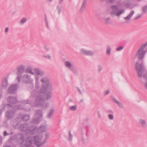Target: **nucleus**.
Listing matches in <instances>:
<instances>
[{
    "label": "nucleus",
    "mask_w": 147,
    "mask_h": 147,
    "mask_svg": "<svg viewBox=\"0 0 147 147\" xmlns=\"http://www.w3.org/2000/svg\"><path fill=\"white\" fill-rule=\"evenodd\" d=\"M82 54L87 55H91L93 54V53L90 51H86L84 50H82Z\"/></svg>",
    "instance_id": "5"
},
{
    "label": "nucleus",
    "mask_w": 147,
    "mask_h": 147,
    "mask_svg": "<svg viewBox=\"0 0 147 147\" xmlns=\"http://www.w3.org/2000/svg\"><path fill=\"white\" fill-rule=\"evenodd\" d=\"M49 1H52V0H48Z\"/></svg>",
    "instance_id": "22"
},
{
    "label": "nucleus",
    "mask_w": 147,
    "mask_h": 147,
    "mask_svg": "<svg viewBox=\"0 0 147 147\" xmlns=\"http://www.w3.org/2000/svg\"><path fill=\"white\" fill-rule=\"evenodd\" d=\"M6 147H10L8 146H6Z\"/></svg>",
    "instance_id": "24"
},
{
    "label": "nucleus",
    "mask_w": 147,
    "mask_h": 147,
    "mask_svg": "<svg viewBox=\"0 0 147 147\" xmlns=\"http://www.w3.org/2000/svg\"><path fill=\"white\" fill-rule=\"evenodd\" d=\"M110 21V19L109 18L105 19V22L106 24H108Z\"/></svg>",
    "instance_id": "12"
},
{
    "label": "nucleus",
    "mask_w": 147,
    "mask_h": 147,
    "mask_svg": "<svg viewBox=\"0 0 147 147\" xmlns=\"http://www.w3.org/2000/svg\"><path fill=\"white\" fill-rule=\"evenodd\" d=\"M111 49L109 47L107 48V50L106 53L108 55H109L110 54L111 52Z\"/></svg>",
    "instance_id": "11"
},
{
    "label": "nucleus",
    "mask_w": 147,
    "mask_h": 147,
    "mask_svg": "<svg viewBox=\"0 0 147 147\" xmlns=\"http://www.w3.org/2000/svg\"><path fill=\"white\" fill-rule=\"evenodd\" d=\"M77 107L76 106H72L70 107L69 109L72 111H75Z\"/></svg>",
    "instance_id": "9"
},
{
    "label": "nucleus",
    "mask_w": 147,
    "mask_h": 147,
    "mask_svg": "<svg viewBox=\"0 0 147 147\" xmlns=\"http://www.w3.org/2000/svg\"><path fill=\"white\" fill-rule=\"evenodd\" d=\"M27 21V18H23L20 21V23L22 24H24V23L26 22Z\"/></svg>",
    "instance_id": "8"
},
{
    "label": "nucleus",
    "mask_w": 147,
    "mask_h": 147,
    "mask_svg": "<svg viewBox=\"0 0 147 147\" xmlns=\"http://www.w3.org/2000/svg\"><path fill=\"white\" fill-rule=\"evenodd\" d=\"M48 57V58H50V57H49V56Z\"/></svg>",
    "instance_id": "23"
},
{
    "label": "nucleus",
    "mask_w": 147,
    "mask_h": 147,
    "mask_svg": "<svg viewBox=\"0 0 147 147\" xmlns=\"http://www.w3.org/2000/svg\"><path fill=\"white\" fill-rule=\"evenodd\" d=\"M139 122L142 125H145L146 123V122L142 119H140L139 120Z\"/></svg>",
    "instance_id": "7"
},
{
    "label": "nucleus",
    "mask_w": 147,
    "mask_h": 147,
    "mask_svg": "<svg viewBox=\"0 0 147 147\" xmlns=\"http://www.w3.org/2000/svg\"><path fill=\"white\" fill-rule=\"evenodd\" d=\"M34 71H35V72L36 74H39V71H38V69H36V70H34Z\"/></svg>",
    "instance_id": "16"
},
{
    "label": "nucleus",
    "mask_w": 147,
    "mask_h": 147,
    "mask_svg": "<svg viewBox=\"0 0 147 147\" xmlns=\"http://www.w3.org/2000/svg\"><path fill=\"white\" fill-rule=\"evenodd\" d=\"M141 17V15H138L137 16L136 18V19H138Z\"/></svg>",
    "instance_id": "17"
},
{
    "label": "nucleus",
    "mask_w": 147,
    "mask_h": 147,
    "mask_svg": "<svg viewBox=\"0 0 147 147\" xmlns=\"http://www.w3.org/2000/svg\"><path fill=\"white\" fill-rule=\"evenodd\" d=\"M109 119L111 120L113 119V115L111 114L109 115Z\"/></svg>",
    "instance_id": "14"
},
{
    "label": "nucleus",
    "mask_w": 147,
    "mask_h": 147,
    "mask_svg": "<svg viewBox=\"0 0 147 147\" xmlns=\"http://www.w3.org/2000/svg\"><path fill=\"white\" fill-rule=\"evenodd\" d=\"M145 87L147 89V82L146 83L145 85Z\"/></svg>",
    "instance_id": "20"
},
{
    "label": "nucleus",
    "mask_w": 147,
    "mask_h": 147,
    "mask_svg": "<svg viewBox=\"0 0 147 147\" xmlns=\"http://www.w3.org/2000/svg\"><path fill=\"white\" fill-rule=\"evenodd\" d=\"M147 45V42L141 45L135 55V58L140 59H142L143 58L146 52L144 49Z\"/></svg>",
    "instance_id": "1"
},
{
    "label": "nucleus",
    "mask_w": 147,
    "mask_h": 147,
    "mask_svg": "<svg viewBox=\"0 0 147 147\" xmlns=\"http://www.w3.org/2000/svg\"><path fill=\"white\" fill-rule=\"evenodd\" d=\"M109 90H107L105 92V94L107 95L109 93Z\"/></svg>",
    "instance_id": "19"
},
{
    "label": "nucleus",
    "mask_w": 147,
    "mask_h": 147,
    "mask_svg": "<svg viewBox=\"0 0 147 147\" xmlns=\"http://www.w3.org/2000/svg\"><path fill=\"white\" fill-rule=\"evenodd\" d=\"M136 67L138 76L140 77H142L143 72L142 68L143 65L142 64L138 63H136Z\"/></svg>",
    "instance_id": "3"
},
{
    "label": "nucleus",
    "mask_w": 147,
    "mask_h": 147,
    "mask_svg": "<svg viewBox=\"0 0 147 147\" xmlns=\"http://www.w3.org/2000/svg\"><path fill=\"white\" fill-rule=\"evenodd\" d=\"M4 136H6L7 135V133L6 131H4Z\"/></svg>",
    "instance_id": "21"
},
{
    "label": "nucleus",
    "mask_w": 147,
    "mask_h": 147,
    "mask_svg": "<svg viewBox=\"0 0 147 147\" xmlns=\"http://www.w3.org/2000/svg\"><path fill=\"white\" fill-rule=\"evenodd\" d=\"M112 11L111 12V14L113 16H118L124 11V10L122 9L119 10L118 7L115 6H112Z\"/></svg>",
    "instance_id": "2"
},
{
    "label": "nucleus",
    "mask_w": 147,
    "mask_h": 147,
    "mask_svg": "<svg viewBox=\"0 0 147 147\" xmlns=\"http://www.w3.org/2000/svg\"><path fill=\"white\" fill-rule=\"evenodd\" d=\"M30 73H31L30 71L29 72Z\"/></svg>",
    "instance_id": "25"
},
{
    "label": "nucleus",
    "mask_w": 147,
    "mask_h": 147,
    "mask_svg": "<svg viewBox=\"0 0 147 147\" xmlns=\"http://www.w3.org/2000/svg\"><path fill=\"white\" fill-rule=\"evenodd\" d=\"M8 30H9V28H7H7H5V32H7L8 31Z\"/></svg>",
    "instance_id": "18"
},
{
    "label": "nucleus",
    "mask_w": 147,
    "mask_h": 147,
    "mask_svg": "<svg viewBox=\"0 0 147 147\" xmlns=\"http://www.w3.org/2000/svg\"><path fill=\"white\" fill-rule=\"evenodd\" d=\"M115 102L117 103L119 106H121L122 105L121 103H120L119 101H117L116 100H115Z\"/></svg>",
    "instance_id": "15"
},
{
    "label": "nucleus",
    "mask_w": 147,
    "mask_h": 147,
    "mask_svg": "<svg viewBox=\"0 0 147 147\" xmlns=\"http://www.w3.org/2000/svg\"><path fill=\"white\" fill-rule=\"evenodd\" d=\"M134 13V11H131L128 16L127 17H125L124 19L126 20H129L130 19Z\"/></svg>",
    "instance_id": "6"
},
{
    "label": "nucleus",
    "mask_w": 147,
    "mask_h": 147,
    "mask_svg": "<svg viewBox=\"0 0 147 147\" xmlns=\"http://www.w3.org/2000/svg\"><path fill=\"white\" fill-rule=\"evenodd\" d=\"M123 47H120L117 48L116 49V50L117 51H120V50H122V49H123Z\"/></svg>",
    "instance_id": "13"
},
{
    "label": "nucleus",
    "mask_w": 147,
    "mask_h": 147,
    "mask_svg": "<svg viewBox=\"0 0 147 147\" xmlns=\"http://www.w3.org/2000/svg\"><path fill=\"white\" fill-rule=\"evenodd\" d=\"M65 65L66 66L68 67H70L71 66V63L69 62H66L65 63Z\"/></svg>",
    "instance_id": "10"
},
{
    "label": "nucleus",
    "mask_w": 147,
    "mask_h": 147,
    "mask_svg": "<svg viewBox=\"0 0 147 147\" xmlns=\"http://www.w3.org/2000/svg\"><path fill=\"white\" fill-rule=\"evenodd\" d=\"M34 141L35 144L38 146L41 145L44 143L41 142V138H35Z\"/></svg>",
    "instance_id": "4"
}]
</instances>
